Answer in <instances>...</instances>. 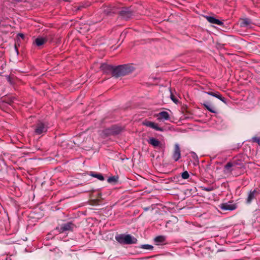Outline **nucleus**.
Segmentation results:
<instances>
[{
    "label": "nucleus",
    "instance_id": "obj_15",
    "mask_svg": "<svg viewBox=\"0 0 260 260\" xmlns=\"http://www.w3.org/2000/svg\"><path fill=\"white\" fill-rule=\"evenodd\" d=\"M204 106L211 112L215 113H216L214 107L211 106L208 102L204 103Z\"/></svg>",
    "mask_w": 260,
    "mask_h": 260
},
{
    "label": "nucleus",
    "instance_id": "obj_22",
    "mask_svg": "<svg viewBox=\"0 0 260 260\" xmlns=\"http://www.w3.org/2000/svg\"><path fill=\"white\" fill-rule=\"evenodd\" d=\"M92 176L97 178L98 179H99L100 180H104V177L101 174H95V175L92 174Z\"/></svg>",
    "mask_w": 260,
    "mask_h": 260
},
{
    "label": "nucleus",
    "instance_id": "obj_14",
    "mask_svg": "<svg viewBox=\"0 0 260 260\" xmlns=\"http://www.w3.org/2000/svg\"><path fill=\"white\" fill-rule=\"evenodd\" d=\"M47 39L45 38L39 37L35 40V43L38 46H40L46 42Z\"/></svg>",
    "mask_w": 260,
    "mask_h": 260
},
{
    "label": "nucleus",
    "instance_id": "obj_17",
    "mask_svg": "<svg viewBox=\"0 0 260 260\" xmlns=\"http://www.w3.org/2000/svg\"><path fill=\"white\" fill-rule=\"evenodd\" d=\"M165 240V237L162 236H157L154 239V241L157 244H159L160 243L164 242Z\"/></svg>",
    "mask_w": 260,
    "mask_h": 260
},
{
    "label": "nucleus",
    "instance_id": "obj_9",
    "mask_svg": "<svg viewBox=\"0 0 260 260\" xmlns=\"http://www.w3.org/2000/svg\"><path fill=\"white\" fill-rule=\"evenodd\" d=\"M257 190L254 189L253 191H250L248 195V197L247 199L246 202L247 204H250L251 201L255 198V197L258 194Z\"/></svg>",
    "mask_w": 260,
    "mask_h": 260
},
{
    "label": "nucleus",
    "instance_id": "obj_6",
    "mask_svg": "<svg viewBox=\"0 0 260 260\" xmlns=\"http://www.w3.org/2000/svg\"><path fill=\"white\" fill-rule=\"evenodd\" d=\"M219 207L222 210H230L232 211L237 208V206L235 204H232L231 202L222 203L219 205Z\"/></svg>",
    "mask_w": 260,
    "mask_h": 260
},
{
    "label": "nucleus",
    "instance_id": "obj_8",
    "mask_svg": "<svg viewBox=\"0 0 260 260\" xmlns=\"http://www.w3.org/2000/svg\"><path fill=\"white\" fill-rule=\"evenodd\" d=\"M143 124L146 126L151 127L156 131L160 132L163 131L162 128L158 127L157 124L153 122L150 121H145L143 122Z\"/></svg>",
    "mask_w": 260,
    "mask_h": 260
},
{
    "label": "nucleus",
    "instance_id": "obj_7",
    "mask_svg": "<svg viewBox=\"0 0 260 260\" xmlns=\"http://www.w3.org/2000/svg\"><path fill=\"white\" fill-rule=\"evenodd\" d=\"M181 156V151L179 145L178 144H175L174 146V150L173 153V158L175 161H177Z\"/></svg>",
    "mask_w": 260,
    "mask_h": 260
},
{
    "label": "nucleus",
    "instance_id": "obj_3",
    "mask_svg": "<svg viewBox=\"0 0 260 260\" xmlns=\"http://www.w3.org/2000/svg\"><path fill=\"white\" fill-rule=\"evenodd\" d=\"M134 69L128 66H122L117 67L113 70L114 76L118 77L123 76L131 73Z\"/></svg>",
    "mask_w": 260,
    "mask_h": 260
},
{
    "label": "nucleus",
    "instance_id": "obj_2",
    "mask_svg": "<svg viewBox=\"0 0 260 260\" xmlns=\"http://www.w3.org/2000/svg\"><path fill=\"white\" fill-rule=\"evenodd\" d=\"M104 12L106 13L107 14H109L111 13H117L119 12L121 16L123 17L124 19H128L130 18L132 16V13L127 8H124L122 10H121L120 11L118 12L116 9H115L114 8L112 7H108L106 9H104Z\"/></svg>",
    "mask_w": 260,
    "mask_h": 260
},
{
    "label": "nucleus",
    "instance_id": "obj_16",
    "mask_svg": "<svg viewBox=\"0 0 260 260\" xmlns=\"http://www.w3.org/2000/svg\"><path fill=\"white\" fill-rule=\"evenodd\" d=\"M121 131V129L120 127L113 126L110 130V132H108V134H116L119 133Z\"/></svg>",
    "mask_w": 260,
    "mask_h": 260
},
{
    "label": "nucleus",
    "instance_id": "obj_26",
    "mask_svg": "<svg viewBox=\"0 0 260 260\" xmlns=\"http://www.w3.org/2000/svg\"><path fill=\"white\" fill-rule=\"evenodd\" d=\"M5 256H1L0 258H1V259L0 260H8V257L7 256H6V257H4Z\"/></svg>",
    "mask_w": 260,
    "mask_h": 260
},
{
    "label": "nucleus",
    "instance_id": "obj_18",
    "mask_svg": "<svg viewBox=\"0 0 260 260\" xmlns=\"http://www.w3.org/2000/svg\"><path fill=\"white\" fill-rule=\"evenodd\" d=\"M251 23V21L248 19H243L242 20L241 23V26H247L248 25H249Z\"/></svg>",
    "mask_w": 260,
    "mask_h": 260
},
{
    "label": "nucleus",
    "instance_id": "obj_13",
    "mask_svg": "<svg viewBox=\"0 0 260 260\" xmlns=\"http://www.w3.org/2000/svg\"><path fill=\"white\" fill-rule=\"evenodd\" d=\"M148 142L150 144L155 147H158L160 145V141L154 138H150Z\"/></svg>",
    "mask_w": 260,
    "mask_h": 260
},
{
    "label": "nucleus",
    "instance_id": "obj_20",
    "mask_svg": "<svg viewBox=\"0 0 260 260\" xmlns=\"http://www.w3.org/2000/svg\"><path fill=\"white\" fill-rule=\"evenodd\" d=\"M233 166V164L231 162H228L225 166V169L227 171L231 172V168Z\"/></svg>",
    "mask_w": 260,
    "mask_h": 260
},
{
    "label": "nucleus",
    "instance_id": "obj_4",
    "mask_svg": "<svg viewBox=\"0 0 260 260\" xmlns=\"http://www.w3.org/2000/svg\"><path fill=\"white\" fill-rule=\"evenodd\" d=\"M75 225L72 222H68L67 223L62 224L60 226L56 228V230L59 233H63L66 231H72L74 228Z\"/></svg>",
    "mask_w": 260,
    "mask_h": 260
},
{
    "label": "nucleus",
    "instance_id": "obj_24",
    "mask_svg": "<svg viewBox=\"0 0 260 260\" xmlns=\"http://www.w3.org/2000/svg\"><path fill=\"white\" fill-rule=\"evenodd\" d=\"M253 139V141L254 142H257V143H259L260 142V139L258 138H257V137H254L252 138Z\"/></svg>",
    "mask_w": 260,
    "mask_h": 260
},
{
    "label": "nucleus",
    "instance_id": "obj_10",
    "mask_svg": "<svg viewBox=\"0 0 260 260\" xmlns=\"http://www.w3.org/2000/svg\"><path fill=\"white\" fill-rule=\"evenodd\" d=\"M205 17L211 23L218 25H222L223 24V22L222 21L216 19L214 17L206 16Z\"/></svg>",
    "mask_w": 260,
    "mask_h": 260
},
{
    "label": "nucleus",
    "instance_id": "obj_19",
    "mask_svg": "<svg viewBox=\"0 0 260 260\" xmlns=\"http://www.w3.org/2000/svg\"><path fill=\"white\" fill-rule=\"evenodd\" d=\"M100 68L101 70L106 71L107 70H109L111 67L106 63H102L100 66Z\"/></svg>",
    "mask_w": 260,
    "mask_h": 260
},
{
    "label": "nucleus",
    "instance_id": "obj_5",
    "mask_svg": "<svg viewBox=\"0 0 260 260\" xmlns=\"http://www.w3.org/2000/svg\"><path fill=\"white\" fill-rule=\"evenodd\" d=\"M47 131V127L45 124L41 122H39L37 123L35 128V133L37 135H41L43 133H46Z\"/></svg>",
    "mask_w": 260,
    "mask_h": 260
},
{
    "label": "nucleus",
    "instance_id": "obj_27",
    "mask_svg": "<svg viewBox=\"0 0 260 260\" xmlns=\"http://www.w3.org/2000/svg\"><path fill=\"white\" fill-rule=\"evenodd\" d=\"M171 99L172 100V101H173L175 103L176 102V101L174 99L172 94H171Z\"/></svg>",
    "mask_w": 260,
    "mask_h": 260
},
{
    "label": "nucleus",
    "instance_id": "obj_23",
    "mask_svg": "<svg viewBox=\"0 0 260 260\" xmlns=\"http://www.w3.org/2000/svg\"><path fill=\"white\" fill-rule=\"evenodd\" d=\"M142 248L146 249H152L153 248V246L150 245H144L142 246Z\"/></svg>",
    "mask_w": 260,
    "mask_h": 260
},
{
    "label": "nucleus",
    "instance_id": "obj_28",
    "mask_svg": "<svg viewBox=\"0 0 260 260\" xmlns=\"http://www.w3.org/2000/svg\"><path fill=\"white\" fill-rule=\"evenodd\" d=\"M18 36H19V37H20L21 38H24V35H23V34H18Z\"/></svg>",
    "mask_w": 260,
    "mask_h": 260
},
{
    "label": "nucleus",
    "instance_id": "obj_21",
    "mask_svg": "<svg viewBox=\"0 0 260 260\" xmlns=\"http://www.w3.org/2000/svg\"><path fill=\"white\" fill-rule=\"evenodd\" d=\"M189 174L187 171H185L182 173L181 177L184 179H186L189 178Z\"/></svg>",
    "mask_w": 260,
    "mask_h": 260
},
{
    "label": "nucleus",
    "instance_id": "obj_12",
    "mask_svg": "<svg viewBox=\"0 0 260 260\" xmlns=\"http://www.w3.org/2000/svg\"><path fill=\"white\" fill-rule=\"evenodd\" d=\"M206 93L209 95L216 97V98L221 100L222 102L225 103V99L224 98H222L221 95L218 92H206Z\"/></svg>",
    "mask_w": 260,
    "mask_h": 260
},
{
    "label": "nucleus",
    "instance_id": "obj_1",
    "mask_svg": "<svg viewBox=\"0 0 260 260\" xmlns=\"http://www.w3.org/2000/svg\"><path fill=\"white\" fill-rule=\"evenodd\" d=\"M116 240L120 244H131L136 243L137 240L130 235H119L115 237Z\"/></svg>",
    "mask_w": 260,
    "mask_h": 260
},
{
    "label": "nucleus",
    "instance_id": "obj_25",
    "mask_svg": "<svg viewBox=\"0 0 260 260\" xmlns=\"http://www.w3.org/2000/svg\"><path fill=\"white\" fill-rule=\"evenodd\" d=\"M116 181V179H115V178L114 177L109 178L108 179V182H111L112 181Z\"/></svg>",
    "mask_w": 260,
    "mask_h": 260
},
{
    "label": "nucleus",
    "instance_id": "obj_11",
    "mask_svg": "<svg viewBox=\"0 0 260 260\" xmlns=\"http://www.w3.org/2000/svg\"><path fill=\"white\" fill-rule=\"evenodd\" d=\"M158 120H168L170 118L169 113L166 111H162L160 112L158 114Z\"/></svg>",
    "mask_w": 260,
    "mask_h": 260
}]
</instances>
